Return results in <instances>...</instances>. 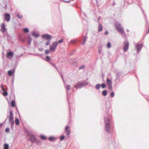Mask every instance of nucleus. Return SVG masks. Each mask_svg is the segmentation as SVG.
I'll list each match as a JSON object with an SVG mask.
<instances>
[{"mask_svg": "<svg viewBox=\"0 0 149 149\" xmlns=\"http://www.w3.org/2000/svg\"><path fill=\"white\" fill-rule=\"evenodd\" d=\"M45 60L49 63H50V57L48 56H46L45 58Z\"/></svg>", "mask_w": 149, "mask_h": 149, "instance_id": "obj_21", "label": "nucleus"}, {"mask_svg": "<svg viewBox=\"0 0 149 149\" xmlns=\"http://www.w3.org/2000/svg\"><path fill=\"white\" fill-rule=\"evenodd\" d=\"M31 34L32 36H33L35 38H37L39 36V34L36 33L34 31H32Z\"/></svg>", "mask_w": 149, "mask_h": 149, "instance_id": "obj_18", "label": "nucleus"}, {"mask_svg": "<svg viewBox=\"0 0 149 149\" xmlns=\"http://www.w3.org/2000/svg\"><path fill=\"white\" fill-rule=\"evenodd\" d=\"M117 30L121 34H125L123 27H122L120 29H118Z\"/></svg>", "mask_w": 149, "mask_h": 149, "instance_id": "obj_15", "label": "nucleus"}, {"mask_svg": "<svg viewBox=\"0 0 149 149\" xmlns=\"http://www.w3.org/2000/svg\"><path fill=\"white\" fill-rule=\"evenodd\" d=\"M111 46V43L110 42H108L107 44V47L108 48H109Z\"/></svg>", "mask_w": 149, "mask_h": 149, "instance_id": "obj_37", "label": "nucleus"}, {"mask_svg": "<svg viewBox=\"0 0 149 149\" xmlns=\"http://www.w3.org/2000/svg\"><path fill=\"white\" fill-rule=\"evenodd\" d=\"M61 77L62 78L63 81V82L64 83V86L65 88L66 91H67V98L68 100V101L69 104V98H70V95L71 93V92H70L69 91L71 88V86L69 85H67L65 83V81L64 80L63 76L62 75H61Z\"/></svg>", "mask_w": 149, "mask_h": 149, "instance_id": "obj_3", "label": "nucleus"}, {"mask_svg": "<svg viewBox=\"0 0 149 149\" xmlns=\"http://www.w3.org/2000/svg\"><path fill=\"white\" fill-rule=\"evenodd\" d=\"M50 42V40H48V41H47V42H45L46 45L47 46H48V45H49Z\"/></svg>", "mask_w": 149, "mask_h": 149, "instance_id": "obj_42", "label": "nucleus"}, {"mask_svg": "<svg viewBox=\"0 0 149 149\" xmlns=\"http://www.w3.org/2000/svg\"><path fill=\"white\" fill-rule=\"evenodd\" d=\"M3 36H5V35L3 34Z\"/></svg>", "mask_w": 149, "mask_h": 149, "instance_id": "obj_64", "label": "nucleus"}, {"mask_svg": "<svg viewBox=\"0 0 149 149\" xmlns=\"http://www.w3.org/2000/svg\"><path fill=\"white\" fill-rule=\"evenodd\" d=\"M85 68V66L84 65H82L79 68V69L80 70L81 69H84Z\"/></svg>", "mask_w": 149, "mask_h": 149, "instance_id": "obj_44", "label": "nucleus"}, {"mask_svg": "<svg viewBox=\"0 0 149 149\" xmlns=\"http://www.w3.org/2000/svg\"><path fill=\"white\" fill-rule=\"evenodd\" d=\"M54 68L58 70V69H57V68L56 67V66H54Z\"/></svg>", "mask_w": 149, "mask_h": 149, "instance_id": "obj_56", "label": "nucleus"}, {"mask_svg": "<svg viewBox=\"0 0 149 149\" xmlns=\"http://www.w3.org/2000/svg\"><path fill=\"white\" fill-rule=\"evenodd\" d=\"M108 31H105V33H104V34H107L108 33Z\"/></svg>", "mask_w": 149, "mask_h": 149, "instance_id": "obj_54", "label": "nucleus"}, {"mask_svg": "<svg viewBox=\"0 0 149 149\" xmlns=\"http://www.w3.org/2000/svg\"><path fill=\"white\" fill-rule=\"evenodd\" d=\"M27 38H28L27 41H28V40L32 41V39L31 38V35H28Z\"/></svg>", "mask_w": 149, "mask_h": 149, "instance_id": "obj_33", "label": "nucleus"}, {"mask_svg": "<svg viewBox=\"0 0 149 149\" xmlns=\"http://www.w3.org/2000/svg\"><path fill=\"white\" fill-rule=\"evenodd\" d=\"M144 97L145 98H146V97H147V96L146 95H145L144 96Z\"/></svg>", "mask_w": 149, "mask_h": 149, "instance_id": "obj_60", "label": "nucleus"}, {"mask_svg": "<svg viewBox=\"0 0 149 149\" xmlns=\"http://www.w3.org/2000/svg\"><path fill=\"white\" fill-rule=\"evenodd\" d=\"M88 83L86 81H83L82 82H78L74 86L76 89L81 88L84 86L88 85Z\"/></svg>", "mask_w": 149, "mask_h": 149, "instance_id": "obj_4", "label": "nucleus"}, {"mask_svg": "<svg viewBox=\"0 0 149 149\" xmlns=\"http://www.w3.org/2000/svg\"><path fill=\"white\" fill-rule=\"evenodd\" d=\"M17 17L19 19H21L23 17V16L19 13H18L17 14Z\"/></svg>", "mask_w": 149, "mask_h": 149, "instance_id": "obj_28", "label": "nucleus"}, {"mask_svg": "<svg viewBox=\"0 0 149 149\" xmlns=\"http://www.w3.org/2000/svg\"><path fill=\"white\" fill-rule=\"evenodd\" d=\"M76 42V40H71L70 42V44H73L75 43Z\"/></svg>", "mask_w": 149, "mask_h": 149, "instance_id": "obj_35", "label": "nucleus"}, {"mask_svg": "<svg viewBox=\"0 0 149 149\" xmlns=\"http://www.w3.org/2000/svg\"><path fill=\"white\" fill-rule=\"evenodd\" d=\"M27 135L30 137V140L33 143L35 142V141H37V139L35 137V136L33 135L32 134L27 131H26Z\"/></svg>", "mask_w": 149, "mask_h": 149, "instance_id": "obj_6", "label": "nucleus"}, {"mask_svg": "<svg viewBox=\"0 0 149 149\" xmlns=\"http://www.w3.org/2000/svg\"><path fill=\"white\" fill-rule=\"evenodd\" d=\"M129 47V43L127 42H125L123 47V50L124 52H127Z\"/></svg>", "mask_w": 149, "mask_h": 149, "instance_id": "obj_13", "label": "nucleus"}, {"mask_svg": "<svg viewBox=\"0 0 149 149\" xmlns=\"http://www.w3.org/2000/svg\"><path fill=\"white\" fill-rule=\"evenodd\" d=\"M83 14L85 16H86V15L84 13H83Z\"/></svg>", "mask_w": 149, "mask_h": 149, "instance_id": "obj_58", "label": "nucleus"}, {"mask_svg": "<svg viewBox=\"0 0 149 149\" xmlns=\"http://www.w3.org/2000/svg\"><path fill=\"white\" fill-rule=\"evenodd\" d=\"M115 26L117 30L118 29H120L123 27L121 25V24L118 22H116V23Z\"/></svg>", "mask_w": 149, "mask_h": 149, "instance_id": "obj_14", "label": "nucleus"}, {"mask_svg": "<svg viewBox=\"0 0 149 149\" xmlns=\"http://www.w3.org/2000/svg\"><path fill=\"white\" fill-rule=\"evenodd\" d=\"M9 146L7 143H5L3 145V149H9Z\"/></svg>", "mask_w": 149, "mask_h": 149, "instance_id": "obj_20", "label": "nucleus"}, {"mask_svg": "<svg viewBox=\"0 0 149 149\" xmlns=\"http://www.w3.org/2000/svg\"><path fill=\"white\" fill-rule=\"evenodd\" d=\"M9 130H10L9 128L8 127L6 128L5 129V132H8L9 131Z\"/></svg>", "mask_w": 149, "mask_h": 149, "instance_id": "obj_45", "label": "nucleus"}, {"mask_svg": "<svg viewBox=\"0 0 149 149\" xmlns=\"http://www.w3.org/2000/svg\"><path fill=\"white\" fill-rule=\"evenodd\" d=\"M100 17H98V21H99V20L100 19Z\"/></svg>", "mask_w": 149, "mask_h": 149, "instance_id": "obj_57", "label": "nucleus"}, {"mask_svg": "<svg viewBox=\"0 0 149 149\" xmlns=\"http://www.w3.org/2000/svg\"><path fill=\"white\" fill-rule=\"evenodd\" d=\"M23 55V54H21L20 55H17V56H16V58H20V57H21Z\"/></svg>", "mask_w": 149, "mask_h": 149, "instance_id": "obj_43", "label": "nucleus"}, {"mask_svg": "<svg viewBox=\"0 0 149 149\" xmlns=\"http://www.w3.org/2000/svg\"><path fill=\"white\" fill-rule=\"evenodd\" d=\"M4 20L7 22H9L10 20V16L8 13H5L4 14Z\"/></svg>", "mask_w": 149, "mask_h": 149, "instance_id": "obj_8", "label": "nucleus"}, {"mask_svg": "<svg viewBox=\"0 0 149 149\" xmlns=\"http://www.w3.org/2000/svg\"><path fill=\"white\" fill-rule=\"evenodd\" d=\"M63 39H60L58 42H57L58 43H58H61L63 42Z\"/></svg>", "mask_w": 149, "mask_h": 149, "instance_id": "obj_40", "label": "nucleus"}, {"mask_svg": "<svg viewBox=\"0 0 149 149\" xmlns=\"http://www.w3.org/2000/svg\"><path fill=\"white\" fill-rule=\"evenodd\" d=\"M15 123L17 125H18L19 124V119L17 118L15 119Z\"/></svg>", "mask_w": 149, "mask_h": 149, "instance_id": "obj_26", "label": "nucleus"}, {"mask_svg": "<svg viewBox=\"0 0 149 149\" xmlns=\"http://www.w3.org/2000/svg\"><path fill=\"white\" fill-rule=\"evenodd\" d=\"M50 63L52 65H53L54 67V66H55V65H54V64L53 63H52L50 62V63Z\"/></svg>", "mask_w": 149, "mask_h": 149, "instance_id": "obj_53", "label": "nucleus"}, {"mask_svg": "<svg viewBox=\"0 0 149 149\" xmlns=\"http://www.w3.org/2000/svg\"><path fill=\"white\" fill-rule=\"evenodd\" d=\"M143 46V43H138L135 45V48L136 50L137 54L139 53L142 49Z\"/></svg>", "mask_w": 149, "mask_h": 149, "instance_id": "obj_5", "label": "nucleus"}, {"mask_svg": "<svg viewBox=\"0 0 149 149\" xmlns=\"http://www.w3.org/2000/svg\"><path fill=\"white\" fill-rule=\"evenodd\" d=\"M55 139V138L53 136H50L49 138V140L50 141H53Z\"/></svg>", "mask_w": 149, "mask_h": 149, "instance_id": "obj_32", "label": "nucleus"}, {"mask_svg": "<svg viewBox=\"0 0 149 149\" xmlns=\"http://www.w3.org/2000/svg\"><path fill=\"white\" fill-rule=\"evenodd\" d=\"M87 40V37L86 36H84V37L83 40L84 42L82 43V45H84L85 43V42Z\"/></svg>", "mask_w": 149, "mask_h": 149, "instance_id": "obj_30", "label": "nucleus"}, {"mask_svg": "<svg viewBox=\"0 0 149 149\" xmlns=\"http://www.w3.org/2000/svg\"><path fill=\"white\" fill-rule=\"evenodd\" d=\"M1 87L2 90L3 91H5V88L3 87V85H1Z\"/></svg>", "mask_w": 149, "mask_h": 149, "instance_id": "obj_46", "label": "nucleus"}, {"mask_svg": "<svg viewBox=\"0 0 149 149\" xmlns=\"http://www.w3.org/2000/svg\"><path fill=\"white\" fill-rule=\"evenodd\" d=\"M110 106L107 107L106 110L105 116L104 118V130L108 133L111 132V114L109 112Z\"/></svg>", "mask_w": 149, "mask_h": 149, "instance_id": "obj_1", "label": "nucleus"}, {"mask_svg": "<svg viewBox=\"0 0 149 149\" xmlns=\"http://www.w3.org/2000/svg\"><path fill=\"white\" fill-rule=\"evenodd\" d=\"M8 93L7 91H4L3 93V95L5 96H6L8 95Z\"/></svg>", "mask_w": 149, "mask_h": 149, "instance_id": "obj_39", "label": "nucleus"}, {"mask_svg": "<svg viewBox=\"0 0 149 149\" xmlns=\"http://www.w3.org/2000/svg\"><path fill=\"white\" fill-rule=\"evenodd\" d=\"M71 0H70L69 1H64V0H63V1L64 2H65L66 3H69L70 1Z\"/></svg>", "mask_w": 149, "mask_h": 149, "instance_id": "obj_49", "label": "nucleus"}, {"mask_svg": "<svg viewBox=\"0 0 149 149\" xmlns=\"http://www.w3.org/2000/svg\"><path fill=\"white\" fill-rule=\"evenodd\" d=\"M15 72V69H13V70H10L8 71V74L9 76H11L13 75Z\"/></svg>", "mask_w": 149, "mask_h": 149, "instance_id": "obj_17", "label": "nucleus"}, {"mask_svg": "<svg viewBox=\"0 0 149 149\" xmlns=\"http://www.w3.org/2000/svg\"><path fill=\"white\" fill-rule=\"evenodd\" d=\"M23 30L24 32L25 33H28L29 32V29L27 28H24Z\"/></svg>", "mask_w": 149, "mask_h": 149, "instance_id": "obj_29", "label": "nucleus"}, {"mask_svg": "<svg viewBox=\"0 0 149 149\" xmlns=\"http://www.w3.org/2000/svg\"><path fill=\"white\" fill-rule=\"evenodd\" d=\"M147 99L148 100V101H149V99L148 98Z\"/></svg>", "mask_w": 149, "mask_h": 149, "instance_id": "obj_63", "label": "nucleus"}, {"mask_svg": "<svg viewBox=\"0 0 149 149\" xmlns=\"http://www.w3.org/2000/svg\"><path fill=\"white\" fill-rule=\"evenodd\" d=\"M100 87L101 84H97L95 86V88L97 90L100 89Z\"/></svg>", "mask_w": 149, "mask_h": 149, "instance_id": "obj_25", "label": "nucleus"}, {"mask_svg": "<svg viewBox=\"0 0 149 149\" xmlns=\"http://www.w3.org/2000/svg\"><path fill=\"white\" fill-rule=\"evenodd\" d=\"M69 108H70V107H69Z\"/></svg>", "mask_w": 149, "mask_h": 149, "instance_id": "obj_62", "label": "nucleus"}, {"mask_svg": "<svg viewBox=\"0 0 149 149\" xmlns=\"http://www.w3.org/2000/svg\"><path fill=\"white\" fill-rule=\"evenodd\" d=\"M65 131L66 132V134L67 136H68L69 135H70V131L69 130L68 126H66L65 129Z\"/></svg>", "mask_w": 149, "mask_h": 149, "instance_id": "obj_16", "label": "nucleus"}, {"mask_svg": "<svg viewBox=\"0 0 149 149\" xmlns=\"http://www.w3.org/2000/svg\"><path fill=\"white\" fill-rule=\"evenodd\" d=\"M3 123L0 124V127H1L3 125Z\"/></svg>", "mask_w": 149, "mask_h": 149, "instance_id": "obj_55", "label": "nucleus"}, {"mask_svg": "<svg viewBox=\"0 0 149 149\" xmlns=\"http://www.w3.org/2000/svg\"><path fill=\"white\" fill-rule=\"evenodd\" d=\"M40 137L42 139L44 140H46L47 139L46 137L43 135H41Z\"/></svg>", "mask_w": 149, "mask_h": 149, "instance_id": "obj_27", "label": "nucleus"}, {"mask_svg": "<svg viewBox=\"0 0 149 149\" xmlns=\"http://www.w3.org/2000/svg\"><path fill=\"white\" fill-rule=\"evenodd\" d=\"M1 29L0 31L3 33H4L7 30L4 23H1L0 25Z\"/></svg>", "mask_w": 149, "mask_h": 149, "instance_id": "obj_10", "label": "nucleus"}, {"mask_svg": "<svg viewBox=\"0 0 149 149\" xmlns=\"http://www.w3.org/2000/svg\"><path fill=\"white\" fill-rule=\"evenodd\" d=\"M116 5V3L114 1L112 3V6H115Z\"/></svg>", "mask_w": 149, "mask_h": 149, "instance_id": "obj_52", "label": "nucleus"}, {"mask_svg": "<svg viewBox=\"0 0 149 149\" xmlns=\"http://www.w3.org/2000/svg\"><path fill=\"white\" fill-rule=\"evenodd\" d=\"M101 86L102 88H104L106 86V85L104 83H102L101 84Z\"/></svg>", "mask_w": 149, "mask_h": 149, "instance_id": "obj_34", "label": "nucleus"}, {"mask_svg": "<svg viewBox=\"0 0 149 149\" xmlns=\"http://www.w3.org/2000/svg\"><path fill=\"white\" fill-rule=\"evenodd\" d=\"M120 74L119 73H117L116 75V80H120Z\"/></svg>", "mask_w": 149, "mask_h": 149, "instance_id": "obj_24", "label": "nucleus"}, {"mask_svg": "<svg viewBox=\"0 0 149 149\" xmlns=\"http://www.w3.org/2000/svg\"><path fill=\"white\" fill-rule=\"evenodd\" d=\"M142 12L143 13V14H144V16L145 17V19H146V18H147V17H146V15H145V14L144 13V11L143 10V9L142 10Z\"/></svg>", "mask_w": 149, "mask_h": 149, "instance_id": "obj_47", "label": "nucleus"}, {"mask_svg": "<svg viewBox=\"0 0 149 149\" xmlns=\"http://www.w3.org/2000/svg\"><path fill=\"white\" fill-rule=\"evenodd\" d=\"M35 142L37 143L38 144L40 142V141L37 139V141H35Z\"/></svg>", "mask_w": 149, "mask_h": 149, "instance_id": "obj_50", "label": "nucleus"}, {"mask_svg": "<svg viewBox=\"0 0 149 149\" xmlns=\"http://www.w3.org/2000/svg\"><path fill=\"white\" fill-rule=\"evenodd\" d=\"M102 26L100 23L99 24V26L98 27V31L100 32L102 31Z\"/></svg>", "mask_w": 149, "mask_h": 149, "instance_id": "obj_23", "label": "nucleus"}, {"mask_svg": "<svg viewBox=\"0 0 149 149\" xmlns=\"http://www.w3.org/2000/svg\"><path fill=\"white\" fill-rule=\"evenodd\" d=\"M7 36H8V37H9V35L8 34V33H7Z\"/></svg>", "mask_w": 149, "mask_h": 149, "instance_id": "obj_59", "label": "nucleus"}, {"mask_svg": "<svg viewBox=\"0 0 149 149\" xmlns=\"http://www.w3.org/2000/svg\"><path fill=\"white\" fill-rule=\"evenodd\" d=\"M114 95H115V93H114L113 91H112V92H111V93H110V96H111L112 97H114Z\"/></svg>", "mask_w": 149, "mask_h": 149, "instance_id": "obj_38", "label": "nucleus"}, {"mask_svg": "<svg viewBox=\"0 0 149 149\" xmlns=\"http://www.w3.org/2000/svg\"><path fill=\"white\" fill-rule=\"evenodd\" d=\"M107 84L108 86V88L110 90L112 89V82L111 80L109 78H107L106 80Z\"/></svg>", "mask_w": 149, "mask_h": 149, "instance_id": "obj_9", "label": "nucleus"}, {"mask_svg": "<svg viewBox=\"0 0 149 149\" xmlns=\"http://www.w3.org/2000/svg\"><path fill=\"white\" fill-rule=\"evenodd\" d=\"M50 51L48 49L46 50L45 51V53L46 54H48L49 52Z\"/></svg>", "mask_w": 149, "mask_h": 149, "instance_id": "obj_41", "label": "nucleus"}, {"mask_svg": "<svg viewBox=\"0 0 149 149\" xmlns=\"http://www.w3.org/2000/svg\"><path fill=\"white\" fill-rule=\"evenodd\" d=\"M42 38L46 40H50L52 39V37L51 35L48 34H43L42 36Z\"/></svg>", "mask_w": 149, "mask_h": 149, "instance_id": "obj_11", "label": "nucleus"}, {"mask_svg": "<svg viewBox=\"0 0 149 149\" xmlns=\"http://www.w3.org/2000/svg\"><path fill=\"white\" fill-rule=\"evenodd\" d=\"M65 138V137L63 135L61 136L60 137V140L61 141H62Z\"/></svg>", "mask_w": 149, "mask_h": 149, "instance_id": "obj_36", "label": "nucleus"}, {"mask_svg": "<svg viewBox=\"0 0 149 149\" xmlns=\"http://www.w3.org/2000/svg\"><path fill=\"white\" fill-rule=\"evenodd\" d=\"M11 106L13 107H14L15 106H16L15 102V101L13 100H12L11 101Z\"/></svg>", "mask_w": 149, "mask_h": 149, "instance_id": "obj_22", "label": "nucleus"}, {"mask_svg": "<svg viewBox=\"0 0 149 149\" xmlns=\"http://www.w3.org/2000/svg\"><path fill=\"white\" fill-rule=\"evenodd\" d=\"M129 30H127V32H129Z\"/></svg>", "mask_w": 149, "mask_h": 149, "instance_id": "obj_61", "label": "nucleus"}, {"mask_svg": "<svg viewBox=\"0 0 149 149\" xmlns=\"http://www.w3.org/2000/svg\"><path fill=\"white\" fill-rule=\"evenodd\" d=\"M102 94L103 96H106L107 95V91L106 90H104L102 91Z\"/></svg>", "mask_w": 149, "mask_h": 149, "instance_id": "obj_19", "label": "nucleus"}, {"mask_svg": "<svg viewBox=\"0 0 149 149\" xmlns=\"http://www.w3.org/2000/svg\"><path fill=\"white\" fill-rule=\"evenodd\" d=\"M27 41H28V44L30 45L31 43V41L28 40Z\"/></svg>", "mask_w": 149, "mask_h": 149, "instance_id": "obj_51", "label": "nucleus"}, {"mask_svg": "<svg viewBox=\"0 0 149 149\" xmlns=\"http://www.w3.org/2000/svg\"><path fill=\"white\" fill-rule=\"evenodd\" d=\"M102 47L100 46H99L98 47V51L99 54H101V51L102 50Z\"/></svg>", "mask_w": 149, "mask_h": 149, "instance_id": "obj_31", "label": "nucleus"}, {"mask_svg": "<svg viewBox=\"0 0 149 149\" xmlns=\"http://www.w3.org/2000/svg\"><path fill=\"white\" fill-rule=\"evenodd\" d=\"M58 45V43L57 41L54 42L53 43L52 45H51L50 46V50L54 51L56 49V47Z\"/></svg>", "mask_w": 149, "mask_h": 149, "instance_id": "obj_7", "label": "nucleus"}, {"mask_svg": "<svg viewBox=\"0 0 149 149\" xmlns=\"http://www.w3.org/2000/svg\"><path fill=\"white\" fill-rule=\"evenodd\" d=\"M9 113H10V115L8 116L6 119L5 120V122L7 120L8 118L9 119V122L10 123L11 125V128L12 129H13V125L14 124V120L13 119V111L12 110H10Z\"/></svg>", "mask_w": 149, "mask_h": 149, "instance_id": "obj_2", "label": "nucleus"}, {"mask_svg": "<svg viewBox=\"0 0 149 149\" xmlns=\"http://www.w3.org/2000/svg\"><path fill=\"white\" fill-rule=\"evenodd\" d=\"M38 50L40 51H42L43 50V48H40L38 49Z\"/></svg>", "mask_w": 149, "mask_h": 149, "instance_id": "obj_48", "label": "nucleus"}, {"mask_svg": "<svg viewBox=\"0 0 149 149\" xmlns=\"http://www.w3.org/2000/svg\"><path fill=\"white\" fill-rule=\"evenodd\" d=\"M14 53L12 51L7 52L6 55V57L9 59H11L14 56Z\"/></svg>", "mask_w": 149, "mask_h": 149, "instance_id": "obj_12", "label": "nucleus"}]
</instances>
